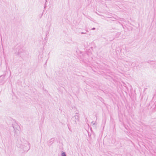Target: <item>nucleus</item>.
Returning a JSON list of instances; mask_svg holds the SVG:
<instances>
[{
    "label": "nucleus",
    "mask_w": 156,
    "mask_h": 156,
    "mask_svg": "<svg viewBox=\"0 0 156 156\" xmlns=\"http://www.w3.org/2000/svg\"><path fill=\"white\" fill-rule=\"evenodd\" d=\"M81 34H86V33H84V32H81Z\"/></svg>",
    "instance_id": "nucleus-6"
},
{
    "label": "nucleus",
    "mask_w": 156,
    "mask_h": 156,
    "mask_svg": "<svg viewBox=\"0 0 156 156\" xmlns=\"http://www.w3.org/2000/svg\"><path fill=\"white\" fill-rule=\"evenodd\" d=\"M74 118L75 119H76V120H75V121L76 122V121H78L79 120V119H78V117L76 115L73 117V119H74Z\"/></svg>",
    "instance_id": "nucleus-2"
},
{
    "label": "nucleus",
    "mask_w": 156,
    "mask_h": 156,
    "mask_svg": "<svg viewBox=\"0 0 156 156\" xmlns=\"http://www.w3.org/2000/svg\"><path fill=\"white\" fill-rule=\"evenodd\" d=\"M91 123L93 125H94L95 124V122H94V121H92V122H91Z\"/></svg>",
    "instance_id": "nucleus-4"
},
{
    "label": "nucleus",
    "mask_w": 156,
    "mask_h": 156,
    "mask_svg": "<svg viewBox=\"0 0 156 156\" xmlns=\"http://www.w3.org/2000/svg\"><path fill=\"white\" fill-rule=\"evenodd\" d=\"M61 156H66L65 153L63 151H62V152Z\"/></svg>",
    "instance_id": "nucleus-3"
},
{
    "label": "nucleus",
    "mask_w": 156,
    "mask_h": 156,
    "mask_svg": "<svg viewBox=\"0 0 156 156\" xmlns=\"http://www.w3.org/2000/svg\"><path fill=\"white\" fill-rule=\"evenodd\" d=\"M30 144L28 143H27L25 144L24 146L23 147V149L24 151H27L30 149Z\"/></svg>",
    "instance_id": "nucleus-1"
},
{
    "label": "nucleus",
    "mask_w": 156,
    "mask_h": 156,
    "mask_svg": "<svg viewBox=\"0 0 156 156\" xmlns=\"http://www.w3.org/2000/svg\"><path fill=\"white\" fill-rule=\"evenodd\" d=\"M95 28H92V30H95Z\"/></svg>",
    "instance_id": "nucleus-5"
}]
</instances>
